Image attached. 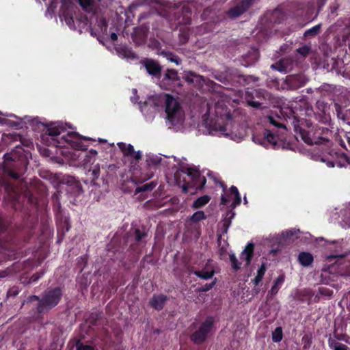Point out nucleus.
<instances>
[{"label":"nucleus","instance_id":"obj_1","mask_svg":"<svg viewBox=\"0 0 350 350\" xmlns=\"http://www.w3.org/2000/svg\"><path fill=\"white\" fill-rule=\"evenodd\" d=\"M31 158V152L21 147H16V149L5 154L4 163L6 167L10 168L8 171V176L18 180L26 171Z\"/></svg>","mask_w":350,"mask_h":350},{"label":"nucleus","instance_id":"obj_2","mask_svg":"<svg viewBox=\"0 0 350 350\" xmlns=\"http://www.w3.org/2000/svg\"><path fill=\"white\" fill-rule=\"evenodd\" d=\"M62 296V291L59 287L48 289L42 293L40 303H38L36 310L38 314L48 312L59 302Z\"/></svg>","mask_w":350,"mask_h":350},{"label":"nucleus","instance_id":"obj_3","mask_svg":"<svg viewBox=\"0 0 350 350\" xmlns=\"http://www.w3.org/2000/svg\"><path fill=\"white\" fill-rule=\"evenodd\" d=\"M159 87L164 90L172 91L176 87L183 86L178 71L172 68H167L161 73L159 79H157Z\"/></svg>","mask_w":350,"mask_h":350},{"label":"nucleus","instance_id":"obj_4","mask_svg":"<svg viewBox=\"0 0 350 350\" xmlns=\"http://www.w3.org/2000/svg\"><path fill=\"white\" fill-rule=\"evenodd\" d=\"M166 118L171 126H174L180 122L182 120V112L180 104L172 96H165Z\"/></svg>","mask_w":350,"mask_h":350},{"label":"nucleus","instance_id":"obj_5","mask_svg":"<svg viewBox=\"0 0 350 350\" xmlns=\"http://www.w3.org/2000/svg\"><path fill=\"white\" fill-rule=\"evenodd\" d=\"M213 318L208 317L199 328L191 335V340L196 345L202 344L206 340L208 334L213 325Z\"/></svg>","mask_w":350,"mask_h":350},{"label":"nucleus","instance_id":"obj_6","mask_svg":"<svg viewBox=\"0 0 350 350\" xmlns=\"http://www.w3.org/2000/svg\"><path fill=\"white\" fill-rule=\"evenodd\" d=\"M307 81L308 79L304 75H290L281 83L280 88L282 90H296L304 86Z\"/></svg>","mask_w":350,"mask_h":350},{"label":"nucleus","instance_id":"obj_7","mask_svg":"<svg viewBox=\"0 0 350 350\" xmlns=\"http://www.w3.org/2000/svg\"><path fill=\"white\" fill-rule=\"evenodd\" d=\"M139 64L144 67L147 73L152 78L159 79L163 71V66L154 59L145 57L140 60Z\"/></svg>","mask_w":350,"mask_h":350},{"label":"nucleus","instance_id":"obj_8","mask_svg":"<svg viewBox=\"0 0 350 350\" xmlns=\"http://www.w3.org/2000/svg\"><path fill=\"white\" fill-rule=\"evenodd\" d=\"M334 109L337 118L350 125V102L348 100L336 101Z\"/></svg>","mask_w":350,"mask_h":350},{"label":"nucleus","instance_id":"obj_9","mask_svg":"<svg viewBox=\"0 0 350 350\" xmlns=\"http://www.w3.org/2000/svg\"><path fill=\"white\" fill-rule=\"evenodd\" d=\"M225 77H226V81L227 84H233L235 83H240V80L243 79L245 81H246L247 77L241 75L239 70L236 68H227L225 70ZM247 77L252 78L253 80L257 81L258 78H255L254 77L250 75L247 76Z\"/></svg>","mask_w":350,"mask_h":350},{"label":"nucleus","instance_id":"obj_10","mask_svg":"<svg viewBox=\"0 0 350 350\" xmlns=\"http://www.w3.org/2000/svg\"><path fill=\"white\" fill-rule=\"evenodd\" d=\"M256 0H241L236 6L230 8L228 14L232 18H237L245 13Z\"/></svg>","mask_w":350,"mask_h":350},{"label":"nucleus","instance_id":"obj_11","mask_svg":"<svg viewBox=\"0 0 350 350\" xmlns=\"http://www.w3.org/2000/svg\"><path fill=\"white\" fill-rule=\"evenodd\" d=\"M299 119L296 116H293V124L294 125V129L296 133H299L301 139L308 145H312L314 144H319L320 142L316 141L314 142L310 137V134L308 131L303 129L299 125Z\"/></svg>","mask_w":350,"mask_h":350},{"label":"nucleus","instance_id":"obj_12","mask_svg":"<svg viewBox=\"0 0 350 350\" xmlns=\"http://www.w3.org/2000/svg\"><path fill=\"white\" fill-rule=\"evenodd\" d=\"M234 212L232 210L228 211L226 217L221 221V226L219 230L217 231V241L219 243L222 234H227L229 226L231 224V221L234 217Z\"/></svg>","mask_w":350,"mask_h":350},{"label":"nucleus","instance_id":"obj_13","mask_svg":"<svg viewBox=\"0 0 350 350\" xmlns=\"http://www.w3.org/2000/svg\"><path fill=\"white\" fill-rule=\"evenodd\" d=\"M298 232H299V229H292L282 232L275 237L276 242L279 245L284 246L293 241L292 237Z\"/></svg>","mask_w":350,"mask_h":350},{"label":"nucleus","instance_id":"obj_14","mask_svg":"<svg viewBox=\"0 0 350 350\" xmlns=\"http://www.w3.org/2000/svg\"><path fill=\"white\" fill-rule=\"evenodd\" d=\"M243 65L245 67H248L255 62H256L259 58V52L257 49L252 48L248 52L243 56Z\"/></svg>","mask_w":350,"mask_h":350},{"label":"nucleus","instance_id":"obj_15","mask_svg":"<svg viewBox=\"0 0 350 350\" xmlns=\"http://www.w3.org/2000/svg\"><path fill=\"white\" fill-rule=\"evenodd\" d=\"M342 265V262H336L329 265H325L322 268V271L328 272L330 274H337L341 276H349L350 273H345L342 272L340 266Z\"/></svg>","mask_w":350,"mask_h":350},{"label":"nucleus","instance_id":"obj_16","mask_svg":"<svg viewBox=\"0 0 350 350\" xmlns=\"http://www.w3.org/2000/svg\"><path fill=\"white\" fill-rule=\"evenodd\" d=\"M188 175L191 177L193 181V186L196 187L197 189H202L206 184V178L202 176L198 170H195L193 172H191V169H188Z\"/></svg>","mask_w":350,"mask_h":350},{"label":"nucleus","instance_id":"obj_17","mask_svg":"<svg viewBox=\"0 0 350 350\" xmlns=\"http://www.w3.org/2000/svg\"><path fill=\"white\" fill-rule=\"evenodd\" d=\"M88 174L91 176L92 179L90 180V185L94 188L96 191L97 188L100 187V183L97 182L96 180L98 178L100 175V167L98 165L94 166L92 169L88 170Z\"/></svg>","mask_w":350,"mask_h":350},{"label":"nucleus","instance_id":"obj_18","mask_svg":"<svg viewBox=\"0 0 350 350\" xmlns=\"http://www.w3.org/2000/svg\"><path fill=\"white\" fill-rule=\"evenodd\" d=\"M254 245L252 243L247 244L241 254V259L246 262V266L250 265L254 256Z\"/></svg>","mask_w":350,"mask_h":350},{"label":"nucleus","instance_id":"obj_19","mask_svg":"<svg viewBox=\"0 0 350 350\" xmlns=\"http://www.w3.org/2000/svg\"><path fill=\"white\" fill-rule=\"evenodd\" d=\"M166 300L167 297L165 295H154L150 301V304L154 309L161 310L163 308Z\"/></svg>","mask_w":350,"mask_h":350},{"label":"nucleus","instance_id":"obj_20","mask_svg":"<svg viewBox=\"0 0 350 350\" xmlns=\"http://www.w3.org/2000/svg\"><path fill=\"white\" fill-rule=\"evenodd\" d=\"M313 260V256L310 252H301L298 255V261L303 267H309Z\"/></svg>","mask_w":350,"mask_h":350},{"label":"nucleus","instance_id":"obj_21","mask_svg":"<svg viewBox=\"0 0 350 350\" xmlns=\"http://www.w3.org/2000/svg\"><path fill=\"white\" fill-rule=\"evenodd\" d=\"M116 51L120 57L129 59H137V55L129 48L119 47L116 49Z\"/></svg>","mask_w":350,"mask_h":350},{"label":"nucleus","instance_id":"obj_22","mask_svg":"<svg viewBox=\"0 0 350 350\" xmlns=\"http://www.w3.org/2000/svg\"><path fill=\"white\" fill-rule=\"evenodd\" d=\"M264 136L266 140L273 145V148H278L279 143V137L278 134L274 133L270 130H265Z\"/></svg>","mask_w":350,"mask_h":350},{"label":"nucleus","instance_id":"obj_23","mask_svg":"<svg viewBox=\"0 0 350 350\" xmlns=\"http://www.w3.org/2000/svg\"><path fill=\"white\" fill-rule=\"evenodd\" d=\"M210 196L207 195L199 197L193 202L192 208L195 209L200 208L206 204L210 201Z\"/></svg>","mask_w":350,"mask_h":350},{"label":"nucleus","instance_id":"obj_24","mask_svg":"<svg viewBox=\"0 0 350 350\" xmlns=\"http://www.w3.org/2000/svg\"><path fill=\"white\" fill-rule=\"evenodd\" d=\"M160 55H163L168 61L174 62L176 65H179L181 63L180 58L170 51H162L160 52Z\"/></svg>","mask_w":350,"mask_h":350},{"label":"nucleus","instance_id":"obj_25","mask_svg":"<svg viewBox=\"0 0 350 350\" xmlns=\"http://www.w3.org/2000/svg\"><path fill=\"white\" fill-rule=\"evenodd\" d=\"M156 187V183L153 181L147 183L135 189V193L152 191Z\"/></svg>","mask_w":350,"mask_h":350},{"label":"nucleus","instance_id":"obj_26","mask_svg":"<svg viewBox=\"0 0 350 350\" xmlns=\"http://www.w3.org/2000/svg\"><path fill=\"white\" fill-rule=\"evenodd\" d=\"M66 190L73 195H79L83 192L82 186L79 180L76 181L75 184L71 187H66Z\"/></svg>","mask_w":350,"mask_h":350},{"label":"nucleus","instance_id":"obj_27","mask_svg":"<svg viewBox=\"0 0 350 350\" xmlns=\"http://www.w3.org/2000/svg\"><path fill=\"white\" fill-rule=\"evenodd\" d=\"M230 193L234 196V201L232 203L231 207L232 208H235L237 206L240 204L241 203V196L239 195V191L235 186H232L230 188Z\"/></svg>","mask_w":350,"mask_h":350},{"label":"nucleus","instance_id":"obj_28","mask_svg":"<svg viewBox=\"0 0 350 350\" xmlns=\"http://www.w3.org/2000/svg\"><path fill=\"white\" fill-rule=\"evenodd\" d=\"M272 340L274 342H279L282 340L283 338V332L282 328L281 327H276L271 334Z\"/></svg>","mask_w":350,"mask_h":350},{"label":"nucleus","instance_id":"obj_29","mask_svg":"<svg viewBox=\"0 0 350 350\" xmlns=\"http://www.w3.org/2000/svg\"><path fill=\"white\" fill-rule=\"evenodd\" d=\"M64 129L61 126H50L46 130V133L52 137H57Z\"/></svg>","mask_w":350,"mask_h":350},{"label":"nucleus","instance_id":"obj_30","mask_svg":"<svg viewBox=\"0 0 350 350\" xmlns=\"http://www.w3.org/2000/svg\"><path fill=\"white\" fill-rule=\"evenodd\" d=\"M266 118L267 119L268 122L277 128H282L285 131L286 130V126L278 121V119L280 118L279 116H267Z\"/></svg>","mask_w":350,"mask_h":350},{"label":"nucleus","instance_id":"obj_31","mask_svg":"<svg viewBox=\"0 0 350 350\" xmlns=\"http://www.w3.org/2000/svg\"><path fill=\"white\" fill-rule=\"evenodd\" d=\"M193 273L201 279L208 280L213 278L215 272L213 270L211 271H195Z\"/></svg>","mask_w":350,"mask_h":350},{"label":"nucleus","instance_id":"obj_32","mask_svg":"<svg viewBox=\"0 0 350 350\" xmlns=\"http://www.w3.org/2000/svg\"><path fill=\"white\" fill-rule=\"evenodd\" d=\"M229 257L233 271H237L241 268V262L239 261L234 254H230Z\"/></svg>","mask_w":350,"mask_h":350},{"label":"nucleus","instance_id":"obj_33","mask_svg":"<svg viewBox=\"0 0 350 350\" xmlns=\"http://www.w3.org/2000/svg\"><path fill=\"white\" fill-rule=\"evenodd\" d=\"M312 341V334H305L301 339V342L303 344V348L304 349H309L311 346Z\"/></svg>","mask_w":350,"mask_h":350},{"label":"nucleus","instance_id":"obj_34","mask_svg":"<svg viewBox=\"0 0 350 350\" xmlns=\"http://www.w3.org/2000/svg\"><path fill=\"white\" fill-rule=\"evenodd\" d=\"M161 161L162 158L157 155L151 156L146 160L149 166H157L161 163Z\"/></svg>","mask_w":350,"mask_h":350},{"label":"nucleus","instance_id":"obj_35","mask_svg":"<svg viewBox=\"0 0 350 350\" xmlns=\"http://www.w3.org/2000/svg\"><path fill=\"white\" fill-rule=\"evenodd\" d=\"M204 213L202 211L194 213L191 217L190 219L192 222L197 223L202 219H206Z\"/></svg>","mask_w":350,"mask_h":350},{"label":"nucleus","instance_id":"obj_36","mask_svg":"<svg viewBox=\"0 0 350 350\" xmlns=\"http://www.w3.org/2000/svg\"><path fill=\"white\" fill-rule=\"evenodd\" d=\"M320 29H321V25L319 24V25H317L313 27L312 28L306 31L304 33V36L305 37L314 36L320 32Z\"/></svg>","mask_w":350,"mask_h":350},{"label":"nucleus","instance_id":"obj_37","mask_svg":"<svg viewBox=\"0 0 350 350\" xmlns=\"http://www.w3.org/2000/svg\"><path fill=\"white\" fill-rule=\"evenodd\" d=\"M77 181V180L71 176H64L62 180V183L66 185L67 187H71Z\"/></svg>","mask_w":350,"mask_h":350},{"label":"nucleus","instance_id":"obj_38","mask_svg":"<svg viewBox=\"0 0 350 350\" xmlns=\"http://www.w3.org/2000/svg\"><path fill=\"white\" fill-rule=\"evenodd\" d=\"M77 181V180L71 176H64L62 180V183L66 185L67 187H71Z\"/></svg>","mask_w":350,"mask_h":350},{"label":"nucleus","instance_id":"obj_39","mask_svg":"<svg viewBox=\"0 0 350 350\" xmlns=\"http://www.w3.org/2000/svg\"><path fill=\"white\" fill-rule=\"evenodd\" d=\"M201 76L195 74L193 72H187L185 73V76L183 77V79L189 83H194V78H200Z\"/></svg>","mask_w":350,"mask_h":350},{"label":"nucleus","instance_id":"obj_40","mask_svg":"<svg viewBox=\"0 0 350 350\" xmlns=\"http://www.w3.org/2000/svg\"><path fill=\"white\" fill-rule=\"evenodd\" d=\"M284 61L280 60L276 63L272 64L271 66V68L280 72H286V67L284 66Z\"/></svg>","mask_w":350,"mask_h":350},{"label":"nucleus","instance_id":"obj_41","mask_svg":"<svg viewBox=\"0 0 350 350\" xmlns=\"http://www.w3.org/2000/svg\"><path fill=\"white\" fill-rule=\"evenodd\" d=\"M44 274V271L42 270L33 273L31 278L25 282L27 284H29L32 282H35L38 281L43 275Z\"/></svg>","mask_w":350,"mask_h":350},{"label":"nucleus","instance_id":"obj_42","mask_svg":"<svg viewBox=\"0 0 350 350\" xmlns=\"http://www.w3.org/2000/svg\"><path fill=\"white\" fill-rule=\"evenodd\" d=\"M215 284V280L213 281L211 283L206 284L204 286L198 287L196 288V291L197 293H204L210 291Z\"/></svg>","mask_w":350,"mask_h":350},{"label":"nucleus","instance_id":"obj_43","mask_svg":"<svg viewBox=\"0 0 350 350\" xmlns=\"http://www.w3.org/2000/svg\"><path fill=\"white\" fill-rule=\"evenodd\" d=\"M66 24L72 29H75L74 20L72 16L68 12H64L62 14Z\"/></svg>","mask_w":350,"mask_h":350},{"label":"nucleus","instance_id":"obj_44","mask_svg":"<svg viewBox=\"0 0 350 350\" xmlns=\"http://www.w3.org/2000/svg\"><path fill=\"white\" fill-rule=\"evenodd\" d=\"M333 294V291L326 287H320L319 288V293L317 295V297L319 295L326 296L330 297Z\"/></svg>","mask_w":350,"mask_h":350},{"label":"nucleus","instance_id":"obj_45","mask_svg":"<svg viewBox=\"0 0 350 350\" xmlns=\"http://www.w3.org/2000/svg\"><path fill=\"white\" fill-rule=\"evenodd\" d=\"M147 236V233L145 231H142L139 228L135 230V239L137 242H139L143 238Z\"/></svg>","mask_w":350,"mask_h":350},{"label":"nucleus","instance_id":"obj_46","mask_svg":"<svg viewBox=\"0 0 350 350\" xmlns=\"http://www.w3.org/2000/svg\"><path fill=\"white\" fill-rule=\"evenodd\" d=\"M247 105L253 108L258 109H262L264 107H262V103L260 100H253L250 99L247 97Z\"/></svg>","mask_w":350,"mask_h":350},{"label":"nucleus","instance_id":"obj_47","mask_svg":"<svg viewBox=\"0 0 350 350\" xmlns=\"http://www.w3.org/2000/svg\"><path fill=\"white\" fill-rule=\"evenodd\" d=\"M254 96L255 98H258V100L261 102L262 100L266 99V96H267V93L266 91L263 90H256L254 92Z\"/></svg>","mask_w":350,"mask_h":350},{"label":"nucleus","instance_id":"obj_48","mask_svg":"<svg viewBox=\"0 0 350 350\" xmlns=\"http://www.w3.org/2000/svg\"><path fill=\"white\" fill-rule=\"evenodd\" d=\"M78 1L80 5L86 11H90L92 9V0H78Z\"/></svg>","mask_w":350,"mask_h":350},{"label":"nucleus","instance_id":"obj_49","mask_svg":"<svg viewBox=\"0 0 350 350\" xmlns=\"http://www.w3.org/2000/svg\"><path fill=\"white\" fill-rule=\"evenodd\" d=\"M310 49H311L309 46L305 45L297 49V52L303 57H306L309 54Z\"/></svg>","mask_w":350,"mask_h":350},{"label":"nucleus","instance_id":"obj_50","mask_svg":"<svg viewBox=\"0 0 350 350\" xmlns=\"http://www.w3.org/2000/svg\"><path fill=\"white\" fill-rule=\"evenodd\" d=\"M77 350H94V347L90 345H85L79 340L76 342Z\"/></svg>","mask_w":350,"mask_h":350},{"label":"nucleus","instance_id":"obj_51","mask_svg":"<svg viewBox=\"0 0 350 350\" xmlns=\"http://www.w3.org/2000/svg\"><path fill=\"white\" fill-rule=\"evenodd\" d=\"M317 108L323 113L326 114L327 109V103L324 101H318L317 103Z\"/></svg>","mask_w":350,"mask_h":350},{"label":"nucleus","instance_id":"obj_52","mask_svg":"<svg viewBox=\"0 0 350 350\" xmlns=\"http://www.w3.org/2000/svg\"><path fill=\"white\" fill-rule=\"evenodd\" d=\"M214 78L219 82L226 85V77H225L224 71L218 72L214 75Z\"/></svg>","mask_w":350,"mask_h":350},{"label":"nucleus","instance_id":"obj_53","mask_svg":"<svg viewBox=\"0 0 350 350\" xmlns=\"http://www.w3.org/2000/svg\"><path fill=\"white\" fill-rule=\"evenodd\" d=\"M320 89L323 91L334 92L336 90V88L334 85L324 83L320 87Z\"/></svg>","mask_w":350,"mask_h":350},{"label":"nucleus","instance_id":"obj_54","mask_svg":"<svg viewBox=\"0 0 350 350\" xmlns=\"http://www.w3.org/2000/svg\"><path fill=\"white\" fill-rule=\"evenodd\" d=\"M18 293H19L18 287L14 286L8 290V291L7 293V296L8 297H16L18 294Z\"/></svg>","mask_w":350,"mask_h":350},{"label":"nucleus","instance_id":"obj_55","mask_svg":"<svg viewBox=\"0 0 350 350\" xmlns=\"http://www.w3.org/2000/svg\"><path fill=\"white\" fill-rule=\"evenodd\" d=\"M98 25L102 31H105L107 30V22L105 18H101L98 21Z\"/></svg>","mask_w":350,"mask_h":350},{"label":"nucleus","instance_id":"obj_56","mask_svg":"<svg viewBox=\"0 0 350 350\" xmlns=\"http://www.w3.org/2000/svg\"><path fill=\"white\" fill-rule=\"evenodd\" d=\"M135 150L133 146L131 144H128L126 147V152H124V156L126 157H131V155H134Z\"/></svg>","mask_w":350,"mask_h":350},{"label":"nucleus","instance_id":"obj_57","mask_svg":"<svg viewBox=\"0 0 350 350\" xmlns=\"http://www.w3.org/2000/svg\"><path fill=\"white\" fill-rule=\"evenodd\" d=\"M328 344L331 349L335 350L336 347H338V345H340L342 343H339L335 339L329 338L328 340Z\"/></svg>","mask_w":350,"mask_h":350},{"label":"nucleus","instance_id":"obj_58","mask_svg":"<svg viewBox=\"0 0 350 350\" xmlns=\"http://www.w3.org/2000/svg\"><path fill=\"white\" fill-rule=\"evenodd\" d=\"M12 273V269L11 268H7L5 270L0 271V278H5L9 276Z\"/></svg>","mask_w":350,"mask_h":350},{"label":"nucleus","instance_id":"obj_59","mask_svg":"<svg viewBox=\"0 0 350 350\" xmlns=\"http://www.w3.org/2000/svg\"><path fill=\"white\" fill-rule=\"evenodd\" d=\"M266 271V266L265 263H262L261 266L259 267L257 271V275L263 277Z\"/></svg>","mask_w":350,"mask_h":350},{"label":"nucleus","instance_id":"obj_60","mask_svg":"<svg viewBox=\"0 0 350 350\" xmlns=\"http://www.w3.org/2000/svg\"><path fill=\"white\" fill-rule=\"evenodd\" d=\"M281 61H284V66L286 67V72L288 71L289 66L291 65L293 60L289 58H284L280 59Z\"/></svg>","mask_w":350,"mask_h":350},{"label":"nucleus","instance_id":"obj_61","mask_svg":"<svg viewBox=\"0 0 350 350\" xmlns=\"http://www.w3.org/2000/svg\"><path fill=\"white\" fill-rule=\"evenodd\" d=\"M40 297L37 296V295H31V296H29L27 299V302L29 303V302H32V301H38V303H40Z\"/></svg>","mask_w":350,"mask_h":350},{"label":"nucleus","instance_id":"obj_62","mask_svg":"<svg viewBox=\"0 0 350 350\" xmlns=\"http://www.w3.org/2000/svg\"><path fill=\"white\" fill-rule=\"evenodd\" d=\"M252 139L253 141L256 143V144H260V145H262V146H264L265 145V139H260V138H258L257 137H252Z\"/></svg>","mask_w":350,"mask_h":350},{"label":"nucleus","instance_id":"obj_63","mask_svg":"<svg viewBox=\"0 0 350 350\" xmlns=\"http://www.w3.org/2000/svg\"><path fill=\"white\" fill-rule=\"evenodd\" d=\"M131 157L135 159L137 161L140 160L142 159V153L139 150L135 152L134 155H131Z\"/></svg>","mask_w":350,"mask_h":350},{"label":"nucleus","instance_id":"obj_64","mask_svg":"<svg viewBox=\"0 0 350 350\" xmlns=\"http://www.w3.org/2000/svg\"><path fill=\"white\" fill-rule=\"evenodd\" d=\"M348 347L344 344H341L338 345V347H336L335 350H348Z\"/></svg>","mask_w":350,"mask_h":350}]
</instances>
